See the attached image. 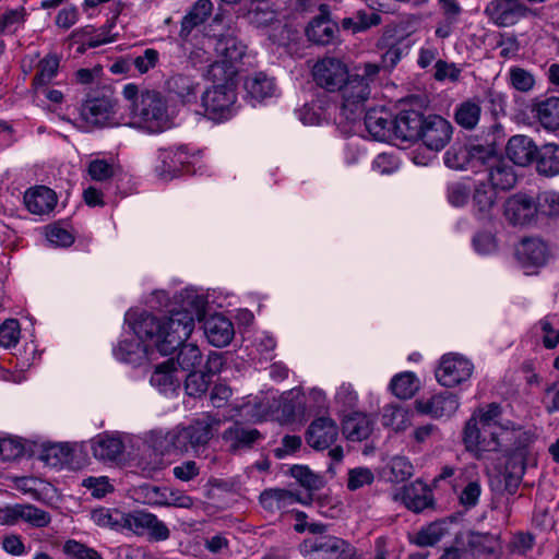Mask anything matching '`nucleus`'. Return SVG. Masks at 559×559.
Here are the masks:
<instances>
[{
	"label": "nucleus",
	"instance_id": "nucleus-34",
	"mask_svg": "<svg viewBox=\"0 0 559 559\" xmlns=\"http://www.w3.org/2000/svg\"><path fill=\"white\" fill-rule=\"evenodd\" d=\"M481 107L477 98L467 99L459 104L454 110V121L466 130H473L480 119Z\"/></svg>",
	"mask_w": 559,
	"mask_h": 559
},
{
	"label": "nucleus",
	"instance_id": "nucleus-10",
	"mask_svg": "<svg viewBox=\"0 0 559 559\" xmlns=\"http://www.w3.org/2000/svg\"><path fill=\"white\" fill-rule=\"evenodd\" d=\"M474 366L459 354H445L441 357L436 370V379L445 388H454L467 381L473 373Z\"/></svg>",
	"mask_w": 559,
	"mask_h": 559
},
{
	"label": "nucleus",
	"instance_id": "nucleus-62",
	"mask_svg": "<svg viewBox=\"0 0 559 559\" xmlns=\"http://www.w3.org/2000/svg\"><path fill=\"white\" fill-rule=\"evenodd\" d=\"M290 475L305 488L313 490L320 487V478L314 475L307 466L294 465Z\"/></svg>",
	"mask_w": 559,
	"mask_h": 559
},
{
	"label": "nucleus",
	"instance_id": "nucleus-37",
	"mask_svg": "<svg viewBox=\"0 0 559 559\" xmlns=\"http://www.w3.org/2000/svg\"><path fill=\"white\" fill-rule=\"evenodd\" d=\"M473 554L485 559H497L499 556V538L492 534H473L468 540Z\"/></svg>",
	"mask_w": 559,
	"mask_h": 559
},
{
	"label": "nucleus",
	"instance_id": "nucleus-26",
	"mask_svg": "<svg viewBox=\"0 0 559 559\" xmlns=\"http://www.w3.org/2000/svg\"><path fill=\"white\" fill-rule=\"evenodd\" d=\"M507 155L509 159L519 166L531 164L538 150L533 140L526 135H514L507 144Z\"/></svg>",
	"mask_w": 559,
	"mask_h": 559
},
{
	"label": "nucleus",
	"instance_id": "nucleus-2",
	"mask_svg": "<svg viewBox=\"0 0 559 559\" xmlns=\"http://www.w3.org/2000/svg\"><path fill=\"white\" fill-rule=\"evenodd\" d=\"M193 311H173L169 317L158 318L150 312H128L126 320L141 342H147L162 355L173 354L176 348L187 341L193 329L194 318L201 319L204 313V300L194 296L191 300Z\"/></svg>",
	"mask_w": 559,
	"mask_h": 559
},
{
	"label": "nucleus",
	"instance_id": "nucleus-25",
	"mask_svg": "<svg viewBox=\"0 0 559 559\" xmlns=\"http://www.w3.org/2000/svg\"><path fill=\"white\" fill-rule=\"evenodd\" d=\"M365 126L377 141H388L393 136V119L384 109H370L365 115Z\"/></svg>",
	"mask_w": 559,
	"mask_h": 559
},
{
	"label": "nucleus",
	"instance_id": "nucleus-59",
	"mask_svg": "<svg viewBox=\"0 0 559 559\" xmlns=\"http://www.w3.org/2000/svg\"><path fill=\"white\" fill-rule=\"evenodd\" d=\"M24 9H15L0 15V32L14 34L24 23Z\"/></svg>",
	"mask_w": 559,
	"mask_h": 559
},
{
	"label": "nucleus",
	"instance_id": "nucleus-12",
	"mask_svg": "<svg viewBox=\"0 0 559 559\" xmlns=\"http://www.w3.org/2000/svg\"><path fill=\"white\" fill-rule=\"evenodd\" d=\"M503 217L513 227H525L536 221L535 200L523 192H518L503 203Z\"/></svg>",
	"mask_w": 559,
	"mask_h": 559
},
{
	"label": "nucleus",
	"instance_id": "nucleus-32",
	"mask_svg": "<svg viewBox=\"0 0 559 559\" xmlns=\"http://www.w3.org/2000/svg\"><path fill=\"white\" fill-rule=\"evenodd\" d=\"M114 355L122 362L138 366L146 359L147 349L140 340H123L114 348Z\"/></svg>",
	"mask_w": 559,
	"mask_h": 559
},
{
	"label": "nucleus",
	"instance_id": "nucleus-27",
	"mask_svg": "<svg viewBox=\"0 0 559 559\" xmlns=\"http://www.w3.org/2000/svg\"><path fill=\"white\" fill-rule=\"evenodd\" d=\"M519 261L525 266H540L548 258L547 245L537 238H525L516 249Z\"/></svg>",
	"mask_w": 559,
	"mask_h": 559
},
{
	"label": "nucleus",
	"instance_id": "nucleus-45",
	"mask_svg": "<svg viewBox=\"0 0 559 559\" xmlns=\"http://www.w3.org/2000/svg\"><path fill=\"white\" fill-rule=\"evenodd\" d=\"M239 71L238 67L227 63L224 60H217L210 64L206 76L215 84H230L235 85V76Z\"/></svg>",
	"mask_w": 559,
	"mask_h": 559
},
{
	"label": "nucleus",
	"instance_id": "nucleus-17",
	"mask_svg": "<svg viewBox=\"0 0 559 559\" xmlns=\"http://www.w3.org/2000/svg\"><path fill=\"white\" fill-rule=\"evenodd\" d=\"M305 437L309 447L317 451H323L336 441L338 427L330 417H318L311 421Z\"/></svg>",
	"mask_w": 559,
	"mask_h": 559
},
{
	"label": "nucleus",
	"instance_id": "nucleus-36",
	"mask_svg": "<svg viewBox=\"0 0 559 559\" xmlns=\"http://www.w3.org/2000/svg\"><path fill=\"white\" fill-rule=\"evenodd\" d=\"M168 91L183 104L194 103L198 97L199 84L190 76L177 74L167 81Z\"/></svg>",
	"mask_w": 559,
	"mask_h": 559
},
{
	"label": "nucleus",
	"instance_id": "nucleus-58",
	"mask_svg": "<svg viewBox=\"0 0 559 559\" xmlns=\"http://www.w3.org/2000/svg\"><path fill=\"white\" fill-rule=\"evenodd\" d=\"M69 455V449L62 444H48L45 445L40 452V460L49 466H58L67 460Z\"/></svg>",
	"mask_w": 559,
	"mask_h": 559
},
{
	"label": "nucleus",
	"instance_id": "nucleus-48",
	"mask_svg": "<svg viewBox=\"0 0 559 559\" xmlns=\"http://www.w3.org/2000/svg\"><path fill=\"white\" fill-rule=\"evenodd\" d=\"M536 217L538 215L557 217L559 215V194L556 191H542L535 200Z\"/></svg>",
	"mask_w": 559,
	"mask_h": 559
},
{
	"label": "nucleus",
	"instance_id": "nucleus-44",
	"mask_svg": "<svg viewBox=\"0 0 559 559\" xmlns=\"http://www.w3.org/2000/svg\"><path fill=\"white\" fill-rule=\"evenodd\" d=\"M245 88L252 99L262 100L273 94L274 83L265 74L257 73L246 80Z\"/></svg>",
	"mask_w": 559,
	"mask_h": 559
},
{
	"label": "nucleus",
	"instance_id": "nucleus-63",
	"mask_svg": "<svg viewBox=\"0 0 559 559\" xmlns=\"http://www.w3.org/2000/svg\"><path fill=\"white\" fill-rule=\"evenodd\" d=\"M88 175L93 180L105 181L114 177L115 167L105 159H95L88 165Z\"/></svg>",
	"mask_w": 559,
	"mask_h": 559
},
{
	"label": "nucleus",
	"instance_id": "nucleus-11",
	"mask_svg": "<svg viewBox=\"0 0 559 559\" xmlns=\"http://www.w3.org/2000/svg\"><path fill=\"white\" fill-rule=\"evenodd\" d=\"M306 552H322L332 559H361L357 548L349 542L336 536H318L305 539Z\"/></svg>",
	"mask_w": 559,
	"mask_h": 559
},
{
	"label": "nucleus",
	"instance_id": "nucleus-35",
	"mask_svg": "<svg viewBox=\"0 0 559 559\" xmlns=\"http://www.w3.org/2000/svg\"><path fill=\"white\" fill-rule=\"evenodd\" d=\"M403 501L409 510L421 512L432 503L431 491L421 483L412 484L404 488Z\"/></svg>",
	"mask_w": 559,
	"mask_h": 559
},
{
	"label": "nucleus",
	"instance_id": "nucleus-31",
	"mask_svg": "<svg viewBox=\"0 0 559 559\" xmlns=\"http://www.w3.org/2000/svg\"><path fill=\"white\" fill-rule=\"evenodd\" d=\"M372 432V420L362 413L347 416L343 423V433L350 441L366 440Z\"/></svg>",
	"mask_w": 559,
	"mask_h": 559
},
{
	"label": "nucleus",
	"instance_id": "nucleus-40",
	"mask_svg": "<svg viewBox=\"0 0 559 559\" xmlns=\"http://www.w3.org/2000/svg\"><path fill=\"white\" fill-rule=\"evenodd\" d=\"M176 349H178V354L175 362L182 371H193L202 365L203 355L195 344L182 341Z\"/></svg>",
	"mask_w": 559,
	"mask_h": 559
},
{
	"label": "nucleus",
	"instance_id": "nucleus-15",
	"mask_svg": "<svg viewBox=\"0 0 559 559\" xmlns=\"http://www.w3.org/2000/svg\"><path fill=\"white\" fill-rule=\"evenodd\" d=\"M2 523L14 525L19 521L28 523L34 527H46L51 522L50 514L33 504L8 506L1 511Z\"/></svg>",
	"mask_w": 559,
	"mask_h": 559
},
{
	"label": "nucleus",
	"instance_id": "nucleus-50",
	"mask_svg": "<svg viewBox=\"0 0 559 559\" xmlns=\"http://www.w3.org/2000/svg\"><path fill=\"white\" fill-rule=\"evenodd\" d=\"M495 147L491 145H469V168L486 166L488 169L498 159Z\"/></svg>",
	"mask_w": 559,
	"mask_h": 559
},
{
	"label": "nucleus",
	"instance_id": "nucleus-41",
	"mask_svg": "<svg viewBox=\"0 0 559 559\" xmlns=\"http://www.w3.org/2000/svg\"><path fill=\"white\" fill-rule=\"evenodd\" d=\"M557 146L545 144L536 154V168L539 175L554 177L559 174V158L556 156Z\"/></svg>",
	"mask_w": 559,
	"mask_h": 559
},
{
	"label": "nucleus",
	"instance_id": "nucleus-8",
	"mask_svg": "<svg viewBox=\"0 0 559 559\" xmlns=\"http://www.w3.org/2000/svg\"><path fill=\"white\" fill-rule=\"evenodd\" d=\"M235 86L230 84H215L207 88L201 97L206 116L214 121L228 119L236 102Z\"/></svg>",
	"mask_w": 559,
	"mask_h": 559
},
{
	"label": "nucleus",
	"instance_id": "nucleus-19",
	"mask_svg": "<svg viewBox=\"0 0 559 559\" xmlns=\"http://www.w3.org/2000/svg\"><path fill=\"white\" fill-rule=\"evenodd\" d=\"M414 404L418 413L435 418L450 417L459 408L457 396L451 392H442L429 399H419Z\"/></svg>",
	"mask_w": 559,
	"mask_h": 559
},
{
	"label": "nucleus",
	"instance_id": "nucleus-42",
	"mask_svg": "<svg viewBox=\"0 0 559 559\" xmlns=\"http://www.w3.org/2000/svg\"><path fill=\"white\" fill-rule=\"evenodd\" d=\"M93 522L100 527L122 530L126 527L127 513L118 509L99 508L91 513Z\"/></svg>",
	"mask_w": 559,
	"mask_h": 559
},
{
	"label": "nucleus",
	"instance_id": "nucleus-49",
	"mask_svg": "<svg viewBox=\"0 0 559 559\" xmlns=\"http://www.w3.org/2000/svg\"><path fill=\"white\" fill-rule=\"evenodd\" d=\"M390 386L393 394L402 400L412 397L418 388L413 372H404L395 376Z\"/></svg>",
	"mask_w": 559,
	"mask_h": 559
},
{
	"label": "nucleus",
	"instance_id": "nucleus-5",
	"mask_svg": "<svg viewBox=\"0 0 559 559\" xmlns=\"http://www.w3.org/2000/svg\"><path fill=\"white\" fill-rule=\"evenodd\" d=\"M130 127L148 133H159L170 127L166 98L160 92L145 90L130 107Z\"/></svg>",
	"mask_w": 559,
	"mask_h": 559
},
{
	"label": "nucleus",
	"instance_id": "nucleus-16",
	"mask_svg": "<svg viewBox=\"0 0 559 559\" xmlns=\"http://www.w3.org/2000/svg\"><path fill=\"white\" fill-rule=\"evenodd\" d=\"M453 128L443 117L426 116L420 139L432 151L442 150L451 140Z\"/></svg>",
	"mask_w": 559,
	"mask_h": 559
},
{
	"label": "nucleus",
	"instance_id": "nucleus-30",
	"mask_svg": "<svg viewBox=\"0 0 559 559\" xmlns=\"http://www.w3.org/2000/svg\"><path fill=\"white\" fill-rule=\"evenodd\" d=\"M488 180L490 181V186L495 189L504 191L510 190L515 186L518 176L513 166L509 162L499 157L493 164H491L488 170Z\"/></svg>",
	"mask_w": 559,
	"mask_h": 559
},
{
	"label": "nucleus",
	"instance_id": "nucleus-7",
	"mask_svg": "<svg viewBox=\"0 0 559 559\" xmlns=\"http://www.w3.org/2000/svg\"><path fill=\"white\" fill-rule=\"evenodd\" d=\"M115 100L109 91L104 90L90 95L82 104L81 117L91 127L105 128L117 123L114 121Z\"/></svg>",
	"mask_w": 559,
	"mask_h": 559
},
{
	"label": "nucleus",
	"instance_id": "nucleus-38",
	"mask_svg": "<svg viewBox=\"0 0 559 559\" xmlns=\"http://www.w3.org/2000/svg\"><path fill=\"white\" fill-rule=\"evenodd\" d=\"M320 14L314 16L306 27V35H334L340 32L337 22L331 17L330 7L328 4L319 5Z\"/></svg>",
	"mask_w": 559,
	"mask_h": 559
},
{
	"label": "nucleus",
	"instance_id": "nucleus-18",
	"mask_svg": "<svg viewBox=\"0 0 559 559\" xmlns=\"http://www.w3.org/2000/svg\"><path fill=\"white\" fill-rule=\"evenodd\" d=\"M426 116L415 109H405L393 119V138L402 142L420 139Z\"/></svg>",
	"mask_w": 559,
	"mask_h": 559
},
{
	"label": "nucleus",
	"instance_id": "nucleus-14",
	"mask_svg": "<svg viewBox=\"0 0 559 559\" xmlns=\"http://www.w3.org/2000/svg\"><path fill=\"white\" fill-rule=\"evenodd\" d=\"M530 12V9L522 4L520 0H492L485 9L488 19L502 27L514 25Z\"/></svg>",
	"mask_w": 559,
	"mask_h": 559
},
{
	"label": "nucleus",
	"instance_id": "nucleus-61",
	"mask_svg": "<svg viewBox=\"0 0 559 559\" xmlns=\"http://www.w3.org/2000/svg\"><path fill=\"white\" fill-rule=\"evenodd\" d=\"M374 480L373 473L368 467H356L348 472L347 488L352 491L366 485H371Z\"/></svg>",
	"mask_w": 559,
	"mask_h": 559
},
{
	"label": "nucleus",
	"instance_id": "nucleus-1",
	"mask_svg": "<svg viewBox=\"0 0 559 559\" xmlns=\"http://www.w3.org/2000/svg\"><path fill=\"white\" fill-rule=\"evenodd\" d=\"M379 71L380 67L370 62L349 71L341 59L326 57L316 62L312 76L319 87L330 93H341L343 115L347 119H355L356 112L364 110L370 96V83Z\"/></svg>",
	"mask_w": 559,
	"mask_h": 559
},
{
	"label": "nucleus",
	"instance_id": "nucleus-64",
	"mask_svg": "<svg viewBox=\"0 0 559 559\" xmlns=\"http://www.w3.org/2000/svg\"><path fill=\"white\" fill-rule=\"evenodd\" d=\"M24 453V445L21 441L13 438L0 439V459L2 461H13Z\"/></svg>",
	"mask_w": 559,
	"mask_h": 559
},
{
	"label": "nucleus",
	"instance_id": "nucleus-51",
	"mask_svg": "<svg viewBox=\"0 0 559 559\" xmlns=\"http://www.w3.org/2000/svg\"><path fill=\"white\" fill-rule=\"evenodd\" d=\"M159 158L164 169L177 171L181 166L188 163V152L186 146L169 147L160 151Z\"/></svg>",
	"mask_w": 559,
	"mask_h": 559
},
{
	"label": "nucleus",
	"instance_id": "nucleus-53",
	"mask_svg": "<svg viewBox=\"0 0 559 559\" xmlns=\"http://www.w3.org/2000/svg\"><path fill=\"white\" fill-rule=\"evenodd\" d=\"M445 534V527L443 523L433 522L421 528L415 537V544L421 547L433 546Z\"/></svg>",
	"mask_w": 559,
	"mask_h": 559
},
{
	"label": "nucleus",
	"instance_id": "nucleus-28",
	"mask_svg": "<svg viewBox=\"0 0 559 559\" xmlns=\"http://www.w3.org/2000/svg\"><path fill=\"white\" fill-rule=\"evenodd\" d=\"M124 444L119 437L110 435H98L92 440L94 456L104 462L116 461L123 452Z\"/></svg>",
	"mask_w": 559,
	"mask_h": 559
},
{
	"label": "nucleus",
	"instance_id": "nucleus-23",
	"mask_svg": "<svg viewBox=\"0 0 559 559\" xmlns=\"http://www.w3.org/2000/svg\"><path fill=\"white\" fill-rule=\"evenodd\" d=\"M471 195L473 215L480 221L489 219L496 205V189L481 181L475 186Z\"/></svg>",
	"mask_w": 559,
	"mask_h": 559
},
{
	"label": "nucleus",
	"instance_id": "nucleus-60",
	"mask_svg": "<svg viewBox=\"0 0 559 559\" xmlns=\"http://www.w3.org/2000/svg\"><path fill=\"white\" fill-rule=\"evenodd\" d=\"M20 340V324L15 319H8L0 325V346L10 348Z\"/></svg>",
	"mask_w": 559,
	"mask_h": 559
},
{
	"label": "nucleus",
	"instance_id": "nucleus-43",
	"mask_svg": "<svg viewBox=\"0 0 559 559\" xmlns=\"http://www.w3.org/2000/svg\"><path fill=\"white\" fill-rule=\"evenodd\" d=\"M60 59L56 53H49L41 59L37 67V73L33 78L32 85L35 88L46 86L57 75Z\"/></svg>",
	"mask_w": 559,
	"mask_h": 559
},
{
	"label": "nucleus",
	"instance_id": "nucleus-9",
	"mask_svg": "<svg viewBox=\"0 0 559 559\" xmlns=\"http://www.w3.org/2000/svg\"><path fill=\"white\" fill-rule=\"evenodd\" d=\"M222 440L229 453L238 454L260 444L264 436L257 428L241 420H235L223 431Z\"/></svg>",
	"mask_w": 559,
	"mask_h": 559
},
{
	"label": "nucleus",
	"instance_id": "nucleus-29",
	"mask_svg": "<svg viewBox=\"0 0 559 559\" xmlns=\"http://www.w3.org/2000/svg\"><path fill=\"white\" fill-rule=\"evenodd\" d=\"M213 12L211 0H198L181 20V35L200 31Z\"/></svg>",
	"mask_w": 559,
	"mask_h": 559
},
{
	"label": "nucleus",
	"instance_id": "nucleus-4",
	"mask_svg": "<svg viewBox=\"0 0 559 559\" xmlns=\"http://www.w3.org/2000/svg\"><path fill=\"white\" fill-rule=\"evenodd\" d=\"M221 425V419L209 413L193 419L188 426H177L165 436L167 451L198 453L207 447Z\"/></svg>",
	"mask_w": 559,
	"mask_h": 559
},
{
	"label": "nucleus",
	"instance_id": "nucleus-20",
	"mask_svg": "<svg viewBox=\"0 0 559 559\" xmlns=\"http://www.w3.org/2000/svg\"><path fill=\"white\" fill-rule=\"evenodd\" d=\"M207 46L213 47L217 57L235 67L245 64L243 59L249 58L247 46L238 37H207Z\"/></svg>",
	"mask_w": 559,
	"mask_h": 559
},
{
	"label": "nucleus",
	"instance_id": "nucleus-52",
	"mask_svg": "<svg viewBox=\"0 0 559 559\" xmlns=\"http://www.w3.org/2000/svg\"><path fill=\"white\" fill-rule=\"evenodd\" d=\"M209 385L210 378L202 371H189L185 377V390L189 396L201 397L206 393Z\"/></svg>",
	"mask_w": 559,
	"mask_h": 559
},
{
	"label": "nucleus",
	"instance_id": "nucleus-33",
	"mask_svg": "<svg viewBox=\"0 0 559 559\" xmlns=\"http://www.w3.org/2000/svg\"><path fill=\"white\" fill-rule=\"evenodd\" d=\"M533 111L540 124L549 131L559 129V97L551 96L536 103Z\"/></svg>",
	"mask_w": 559,
	"mask_h": 559
},
{
	"label": "nucleus",
	"instance_id": "nucleus-46",
	"mask_svg": "<svg viewBox=\"0 0 559 559\" xmlns=\"http://www.w3.org/2000/svg\"><path fill=\"white\" fill-rule=\"evenodd\" d=\"M62 552L68 559H104L94 548L76 539H68L62 544Z\"/></svg>",
	"mask_w": 559,
	"mask_h": 559
},
{
	"label": "nucleus",
	"instance_id": "nucleus-21",
	"mask_svg": "<svg viewBox=\"0 0 559 559\" xmlns=\"http://www.w3.org/2000/svg\"><path fill=\"white\" fill-rule=\"evenodd\" d=\"M203 331L209 343L215 347L229 345L235 336L233 322L222 314L206 318L203 323Z\"/></svg>",
	"mask_w": 559,
	"mask_h": 559
},
{
	"label": "nucleus",
	"instance_id": "nucleus-57",
	"mask_svg": "<svg viewBox=\"0 0 559 559\" xmlns=\"http://www.w3.org/2000/svg\"><path fill=\"white\" fill-rule=\"evenodd\" d=\"M471 193V187L464 181L450 182L447 187L448 201L451 205L456 207L466 205Z\"/></svg>",
	"mask_w": 559,
	"mask_h": 559
},
{
	"label": "nucleus",
	"instance_id": "nucleus-24",
	"mask_svg": "<svg viewBox=\"0 0 559 559\" xmlns=\"http://www.w3.org/2000/svg\"><path fill=\"white\" fill-rule=\"evenodd\" d=\"M24 203L31 213L45 215L55 209L57 195L50 188L39 186L25 192Z\"/></svg>",
	"mask_w": 559,
	"mask_h": 559
},
{
	"label": "nucleus",
	"instance_id": "nucleus-55",
	"mask_svg": "<svg viewBox=\"0 0 559 559\" xmlns=\"http://www.w3.org/2000/svg\"><path fill=\"white\" fill-rule=\"evenodd\" d=\"M185 53L189 56V58L194 62H206L210 60L207 48V37H203V40L200 43L192 41L189 37H182V43L180 44Z\"/></svg>",
	"mask_w": 559,
	"mask_h": 559
},
{
	"label": "nucleus",
	"instance_id": "nucleus-6",
	"mask_svg": "<svg viewBox=\"0 0 559 559\" xmlns=\"http://www.w3.org/2000/svg\"><path fill=\"white\" fill-rule=\"evenodd\" d=\"M530 441L518 440L502 448L507 452V461L503 471L497 476L498 481L503 484V490L509 495H514L522 481L530 454Z\"/></svg>",
	"mask_w": 559,
	"mask_h": 559
},
{
	"label": "nucleus",
	"instance_id": "nucleus-54",
	"mask_svg": "<svg viewBox=\"0 0 559 559\" xmlns=\"http://www.w3.org/2000/svg\"><path fill=\"white\" fill-rule=\"evenodd\" d=\"M390 479L394 483H402L411 478L414 474V466L405 456H394L389 463Z\"/></svg>",
	"mask_w": 559,
	"mask_h": 559
},
{
	"label": "nucleus",
	"instance_id": "nucleus-39",
	"mask_svg": "<svg viewBox=\"0 0 559 559\" xmlns=\"http://www.w3.org/2000/svg\"><path fill=\"white\" fill-rule=\"evenodd\" d=\"M381 421L394 431H403L411 425V415L403 405L389 404L383 407Z\"/></svg>",
	"mask_w": 559,
	"mask_h": 559
},
{
	"label": "nucleus",
	"instance_id": "nucleus-56",
	"mask_svg": "<svg viewBox=\"0 0 559 559\" xmlns=\"http://www.w3.org/2000/svg\"><path fill=\"white\" fill-rule=\"evenodd\" d=\"M532 332L542 337L544 346L548 349L555 348L559 343V332L554 329L548 317L535 324Z\"/></svg>",
	"mask_w": 559,
	"mask_h": 559
},
{
	"label": "nucleus",
	"instance_id": "nucleus-13",
	"mask_svg": "<svg viewBox=\"0 0 559 559\" xmlns=\"http://www.w3.org/2000/svg\"><path fill=\"white\" fill-rule=\"evenodd\" d=\"M124 528L136 535H147L154 540H165L170 534L164 522L159 521L156 515L145 511L127 513Z\"/></svg>",
	"mask_w": 559,
	"mask_h": 559
},
{
	"label": "nucleus",
	"instance_id": "nucleus-3",
	"mask_svg": "<svg viewBox=\"0 0 559 559\" xmlns=\"http://www.w3.org/2000/svg\"><path fill=\"white\" fill-rule=\"evenodd\" d=\"M500 415L501 407L497 403H490L472 415L463 431V442L467 451L475 452L480 457L484 452L502 451L504 445L514 441H530V435L525 431L497 426Z\"/></svg>",
	"mask_w": 559,
	"mask_h": 559
},
{
	"label": "nucleus",
	"instance_id": "nucleus-47",
	"mask_svg": "<svg viewBox=\"0 0 559 559\" xmlns=\"http://www.w3.org/2000/svg\"><path fill=\"white\" fill-rule=\"evenodd\" d=\"M444 164L455 170L469 168V145H452L444 154Z\"/></svg>",
	"mask_w": 559,
	"mask_h": 559
},
{
	"label": "nucleus",
	"instance_id": "nucleus-22",
	"mask_svg": "<svg viewBox=\"0 0 559 559\" xmlns=\"http://www.w3.org/2000/svg\"><path fill=\"white\" fill-rule=\"evenodd\" d=\"M183 376H179L174 358H169L155 366L150 382L159 392L175 393L181 385Z\"/></svg>",
	"mask_w": 559,
	"mask_h": 559
}]
</instances>
